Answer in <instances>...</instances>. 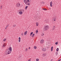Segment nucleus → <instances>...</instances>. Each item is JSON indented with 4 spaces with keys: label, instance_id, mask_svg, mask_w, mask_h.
I'll list each match as a JSON object with an SVG mask.
<instances>
[{
    "label": "nucleus",
    "instance_id": "f257e3e1",
    "mask_svg": "<svg viewBox=\"0 0 61 61\" xmlns=\"http://www.w3.org/2000/svg\"><path fill=\"white\" fill-rule=\"evenodd\" d=\"M29 1H31V0H24V3H25L26 5H29L30 4V3H28L29 2Z\"/></svg>",
    "mask_w": 61,
    "mask_h": 61
},
{
    "label": "nucleus",
    "instance_id": "f03ea898",
    "mask_svg": "<svg viewBox=\"0 0 61 61\" xmlns=\"http://www.w3.org/2000/svg\"><path fill=\"white\" fill-rule=\"evenodd\" d=\"M11 53V52L9 51L8 49H7V50H6L5 54H6V55H8V54H10Z\"/></svg>",
    "mask_w": 61,
    "mask_h": 61
},
{
    "label": "nucleus",
    "instance_id": "7ed1b4c3",
    "mask_svg": "<svg viewBox=\"0 0 61 61\" xmlns=\"http://www.w3.org/2000/svg\"><path fill=\"white\" fill-rule=\"evenodd\" d=\"M48 29H49V26L48 25H46L44 27V30L45 31H46Z\"/></svg>",
    "mask_w": 61,
    "mask_h": 61
},
{
    "label": "nucleus",
    "instance_id": "20e7f679",
    "mask_svg": "<svg viewBox=\"0 0 61 61\" xmlns=\"http://www.w3.org/2000/svg\"><path fill=\"white\" fill-rule=\"evenodd\" d=\"M20 5H21V4L19 3H17L16 4L17 7H19L20 6Z\"/></svg>",
    "mask_w": 61,
    "mask_h": 61
},
{
    "label": "nucleus",
    "instance_id": "39448f33",
    "mask_svg": "<svg viewBox=\"0 0 61 61\" xmlns=\"http://www.w3.org/2000/svg\"><path fill=\"white\" fill-rule=\"evenodd\" d=\"M9 51H10L11 53L12 52V47H10L9 49Z\"/></svg>",
    "mask_w": 61,
    "mask_h": 61
},
{
    "label": "nucleus",
    "instance_id": "423d86ee",
    "mask_svg": "<svg viewBox=\"0 0 61 61\" xmlns=\"http://www.w3.org/2000/svg\"><path fill=\"white\" fill-rule=\"evenodd\" d=\"M44 42V41L43 40H42L41 41V44H43Z\"/></svg>",
    "mask_w": 61,
    "mask_h": 61
},
{
    "label": "nucleus",
    "instance_id": "0eeeda50",
    "mask_svg": "<svg viewBox=\"0 0 61 61\" xmlns=\"http://www.w3.org/2000/svg\"><path fill=\"white\" fill-rule=\"evenodd\" d=\"M46 48H44L42 49V50L43 51H46Z\"/></svg>",
    "mask_w": 61,
    "mask_h": 61
},
{
    "label": "nucleus",
    "instance_id": "6e6552de",
    "mask_svg": "<svg viewBox=\"0 0 61 61\" xmlns=\"http://www.w3.org/2000/svg\"><path fill=\"white\" fill-rule=\"evenodd\" d=\"M19 14H20V15H22V14H23V12L21 11H20L19 12Z\"/></svg>",
    "mask_w": 61,
    "mask_h": 61
},
{
    "label": "nucleus",
    "instance_id": "1a4fd4ad",
    "mask_svg": "<svg viewBox=\"0 0 61 61\" xmlns=\"http://www.w3.org/2000/svg\"><path fill=\"white\" fill-rule=\"evenodd\" d=\"M55 26H54L52 28V30H55Z\"/></svg>",
    "mask_w": 61,
    "mask_h": 61
},
{
    "label": "nucleus",
    "instance_id": "9d476101",
    "mask_svg": "<svg viewBox=\"0 0 61 61\" xmlns=\"http://www.w3.org/2000/svg\"><path fill=\"white\" fill-rule=\"evenodd\" d=\"M50 5L51 7L52 6V1H51L50 3Z\"/></svg>",
    "mask_w": 61,
    "mask_h": 61
},
{
    "label": "nucleus",
    "instance_id": "9b49d317",
    "mask_svg": "<svg viewBox=\"0 0 61 61\" xmlns=\"http://www.w3.org/2000/svg\"><path fill=\"white\" fill-rule=\"evenodd\" d=\"M20 41H21V38L20 37H19V40H18V41L19 42H20Z\"/></svg>",
    "mask_w": 61,
    "mask_h": 61
},
{
    "label": "nucleus",
    "instance_id": "f8f14e48",
    "mask_svg": "<svg viewBox=\"0 0 61 61\" xmlns=\"http://www.w3.org/2000/svg\"><path fill=\"white\" fill-rule=\"evenodd\" d=\"M27 31H25L24 33V35L25 36V35H26V34H27Z\"/></svg>",
    "mask_w": 61,
    "mask_h": 61
},
{
    "label": "nucleus",
    "instance_id": "ddd939ff",
    "mask_svg": "<svg viewBox=\"0 0 61 61\" xmlns=\"http://www.w3.org/2000/svg\"><path fill=\"white\" fill-rule=\"evenodd\" d=\"M6 44H5V43H4V44L3 45V46H4V47H5V46H6Z\"/></svg>",
    "mask_w": 61,
    "mask_h": 61
},
{
    "label": "nucleus",
    "instance_id": "4468645a",
    "mask_svg": "<svg viewBox=\"0 0 61 61\" xmlns=\"http://www.w3.org/2000/svg\"><path fill=\"white\" fill-rule=\"evenodd\" d=\"M46 23H48V22H49V20H48V19H47L46 20Z\"/></svg>",
    "mask_w": 61,
    "mask_h": 61
},
{
    "label": "nucleus",
    "instance_id": "2eb2a0df",
    "mask_svg": "<svg viewBox=\"0 0 61 61\" xmlns=\"http://www.w3.org/2000/svg\"><path fill=\"white\" fill-rule=\"evenodd\" d=\"M46 53H44L43 54V56H46Z\"/></svg>",
    "mask_w": 61,
    "mask_h": 61
},
{
    "label": "nucleus",
    "instance_id": "dca6fc26",
    "mask_svg": "<svg viewBox=\"0 0 61 61\" xmlns=\"http://www.w3.org/2000/svg\"><path fill=\"white\" fill-rule=\"evenodd\" d=\"M53 47L52 46L51 48V51L52 52L53 51Z\"/></svg>",
    "mask_w": 61,
    "mask_h": 61
},
{
    "label": "nucleus",
    "instance_id": "f3484780",
    "mask_svg": "<svg viewBox=\"0 0 61 61\" xmlns=\"http://www.w3.org/2000/svg\"><path fill=\"white\" fill-rule=\"evenodd\" d=\"M36 25L37 26H38V22H36Z\"/></svg>",
    "mask_w": 61,
    "mask_h": 61
},
{
    "label": "nucleus",
    "instance_id": "a211bd4d",
    "mask_svg": "<svg viewBox=\"0 0 61 61\" xmlns=\"http://www.w3.org/2000/svg\"><path fill=\"white\" fill-rule=\"evenodd\" d=\"M56 18H55L54 19V20L55 21H56Z\"/></svg>",
    "mask_w": 61,
    "mask_h": 61
},
{
    "label": "nucleus",
    "instance_id": "6ab92c4d",
    "mask_svg": "<svg viewBox=\"0 0 61 61\" xmlns=\"http://www.w3.org/2000/svg\"><path fill=\"white\" fill-rule=\"evenodd\" d=\"M34 36H35V34H33L32 35V37H34Z\"/></svg>",
    "mask_w": 61,
    "mask_h": 61
},
{
    "label": "nucleus",
    "instance_id": "aec40b11",
    "mask_svg": "<svg viewBox=\"0 0 61 61\" xmlns=\"http://www.w3.org/2000/svg\"><path fill=\"white\" fill-rule=\"evenodd\" d=\"M36 47H36V46H35L34 47V49H36Z\"/></svg>",
    "mask_w": 61,
    "mask_h": 61
},
{
    "label": "nucleus",
    "instance_id": "412c9836",
    "mask_svg": "<svg viewBox=\"0 0 61 61\" xmlns=\"http://www.w3.org/2000/svg\"><path fill=\"white\" fill-rule=\"evenodd\" d=\"M6 38L4 39L3 40V41H5L6 40Z\"/></svg>",
    "mask_w": 61,
    "mask_h": 61
},
{
    "label": "nucleus",
    "instance_id": "4be33fe9",
    "mask_svg": "<svg viewBox=\"0 0 61 61\" xmlns=\"http://www.w3.org/2000/svg\"><path fill=\"white\" fill-rule=\"evenodd\" d=\"M42 9H43V10H47V9H45L44 8H43Z\"/></svg>",
    "mask_w": 61,
    "mask_h": 61
},
{
    "label": "nucleus",
    "instance_id": "5701e85b",
    "mask_svg": "<svg viewBox=\"0 0 61 61\" xmlns=\"http://www.w3.org/2000/svg\"><path fill=\"white\" fill-rule=\"evenodd\" d=\"M58 42H56L55 43V44L56 45H57L58 44Z\"/></svg>",
    "mask_w": 61,
    "mask_h": 61
},
{
    "label": "nucleus",
    "instance_id": "b1692460",
    "mask_svg": "<svg viewBox=\"0 0 61 61\" xmlns=\"http://www.w3.org/2000/svg\"><path fill=\"white\" fill-rule=\"evenodd\" d=\"M58 50H59V49L58 48H57L56 49V51H58Z\"/></svg>",
    "mask_w": 61,
    "mask_h": 61
},
{
    "label": "nucleus",
    "instance_id": "393cba45",
    "mask_svg": "<svg viewBox=\"0 0 61 61\" xmlns=\"http://www.w3.org/2000/svg\"><path fill=\"white\" fill-rule=\"evenodd\" d=\"M27 7H28V6H26L25 7V9H26L27 8Z\"/></svg>",
    "mask_w": 61,
    "mask_h": 61
},
{
    "label": "nucleus",
    "instance_id": "a878e982",
    "mask_svg": "<svg viewBox=\"0 0 61 61\" xmlns=\"http://www.w3.org/2000/svg\"><path fill=\"white\" fill-rule=\"evenodd\" d=\"M9 26V24H8L6 27V28H7V27H8V26Z\"/></svg>",
    "mask_w": 61,
    "mask_h": 61
},
{
    "label": "nucleus",
    "instance_id": "bb28decb",
    "mask_svg": "<svg viewBox=\"0 0 61 61\" xmlns=\"http://www.w3.org/2000/svg\"><path fill=\"white\" fill-rule=\"evenodd\" d=\"M39 59H36V61H39Z\"/></svg>",
    "mask_w": 61,
    "mask_h": 61
},
{
    "label": "nucleus",
    "instance_id": "cd10ccee",
    "mask_svg": "<svg viewBox=\"0 0 61 61\" xmlns=\"http://www.w3.org/2000/svg\"><path fill=\"white\" fill-rule=\"evenodd\" d=\"M27 49H25V50L26 51H27Z\"/></svg>",
    "mask_w": 61,
    "mask_h": 61
},
{
    "label": "nucleus",
    "instance_id": "c85d7f7f",
    "mask_svg": "<svg viewBox=\"0 0 61 61\" xmlns=\"http://www.w3.org/2000/svg\"><path fill=\"white\" fill-rule=\"evenodd\" d=\"M44 35V33H43L41 34V36H43Z\"/></svg>",
    "mask_w": 61,
    "mask_h": 61
},
{
    "label": "nucleus",
    "instance_id": "c756f323",
    "mask_svg": "<svg viewBox=\"0 0 61 61\" xmlns=\"http://www.w3.org/2000/svg\"><path fill=\"white\" fill-rule=\"evenodd\" d=\"M31 59H29L28 60V61H31Z\"/></svg>",
    "mask_w": 61,
    "mask_h": 61
},
{
    "label": "nucleus",
    "instance_id": "7c9ffc66",
    "mask_svg": "<svg viewBox=\"0 0 61 61\" xmlns=\"http://www.w3.org/2000/svg\"><path fill=\"white\" fill-rule=\"evenodd\" d=\"M23 33H21V36H23Z\"/></svg>",
    "mask_w": 61,
    "mask_h": 61
},
{
    "label": "nucleus",
    "instance_id": "2f4dec72",
    "mask_svg": "<svg viewBox=\"0 0 61 61\" xmlns=\"http://www.w3.org/2000/svg\"><path fill=\"white\" fill-rule=\"evenodd\" d=\"M16 25H13V27H15L16 26Z\"/></svg>",
    "mask_w": 61,
    "mask_h": 61
},
{
    "label": "nucleus",
    "instance_id": "473e14b6",
    "mask_svg": "<svg viewBox=\"0 0 61 61\" xmlns=\"http://www.w3.org/2000/svg\"><path fill=\"white\" fill-rule=\"evenodd\" d=\"M56 55L57 56V55H58V53L56 52Z\"/></svg>",
    "mask_w": 61,
    "mask_h": 61
},
{
    "label": "nucleus",
    "instance_id": "72a5a7b5",
    "mask_svg": "<svg viewBox=\"0 0 61 61\" xmlns=\"http://www.w3.org/2000/svg\"><path fill=\"white\" fill-rule=\"evenodd\" d=\"M36 33H38V30H36Z\"/></svg>",
    "mask_w": 61,
    "mask_h": 61
},
{
    "label": "nucleus",
    "instance_id": "f704fd0d",
    "mask_svg": "<svg viewBox=\"0 0 61 61\" xmlns=\"http://www.w3.org/2000/svg\"><path fill=\"white\" fill-rule=\"evenodd\" d=\"M33 34V32H32L30 33V34H31V35H32Z\"/></svg>",
    "mask_w": 61,
    "mask_h": 61
},
{
    "label": "nucleus",
    "instance_id": "c9c22d12",
    "mask_svg": "<svg viewBox=\"0 0 61 61\" xmlns=\"http://www.w3.org/2000/svg\"><path fill=\"white\" fill-rule=\"evenodd\" d=\"M42 4H45V3L43 2H42Z\"/></svg>",
    "mask_w": 61,
    "mask_h": 61
},
{
    "label": "nucleus",
    "instance_id": "e433bc0d",
    "mask_svg": "<svg viewBox=\"0 0 61 61\" xmlns=\"http://www.w3.org/2000/svg\"><path fill=\"white\" fill-rule=\"evenodd\" d=\"M1 8H0V9H1L2 8V6H1Z\"/></svg>",
    "mask_w": 61,
    "mask_h": 61
},
{
    "label": "nucleus",
    "instance_id": "4c0bfd02",
    "mask_svg": "<svg viewBox=\"0 0 61 61\" xmlns=\"http://www.w3.org/2000/svg\"><path fill=\"white\" fill-rule=\"evenodd\" d=\"M61 59H59V60H58L59 61H61Z\"/></svg>",
    "mask_w": 61,
    "mask_h": 61
},
{
    "label": "nucleus",
    "instance_id": "58836bf2",
    "mask_svg": "<svg viewBox=\"0 0 61 61\" xmlns=\"http://www.w3.org/2000/svg\"><path fill=\"white\" fill-rule=\"evenodd\" d=\"M30 49V47H29V49Z\"/></svg>",
    "mask_w": 61,
    "mask_h": 61
},
{
    "label": "nucleus",
    "instance_id": "ea45409f",
    "mask_svg": "<svg viewBox=\"0 0 61 61\" xmlns=\"http://www.w3.org/2000/svg\"><path fill=\"white\" fill-rule=\"evenodd\" d=\"M7 28H6H6H5V29H6Z\"/></svg>",
    "mask_w": 61,
    "mask_h": 61
},
{
    "label": "nucleus",
    "instance_id": "a19ab883",
    "mask_svg": "<svg viewBox=\"0 0 61 61\" xmlns=\"http://www.w3.org/2000/svg\"><path fill=\"white\" fill-rule=\"evenodd\" d=\"M32 36V34H30V36Z\"/></svg>",
    "mask_w": 61,
    "mask_h": 61
},
{
    "label": "nucleus",
    "instance_id": "79ce46f5",
    "mask_svg": "<svg viewBox=\"0 0 61 61\" xmlns=\"http://www.w3.org/2000/svg\"><path fill=\"white\" fill-rule=\"evenodd\" d=\"M50 9H51V8H50Z\"/></svg>",
    "mask_w": 61,
    "mask_h": 61
},
{
    "label": "nucleus",
    "instance_id": "37998d69",
    "mask_svg": "<svg viewBox=\"0 0 61 61\" xmlns=\"http://www.w3.org/2000/svg\"><path fill=\"white\" fill-rule=\"evenodd\" d=\"M59 61V60L58 61Z\"/></svg>",
    "mask_w": 61,
    "mask_h": 61
}]
</instances>
